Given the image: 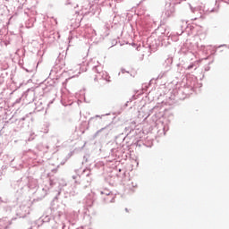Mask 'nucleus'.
I'll list each match as a JSON object with an SVG mask.
<instances>
[{"label":"nucleus","mask_w":229,"mask_h":229,"mask_svg":"<svg viewBox=\"0 0 229 229\" xmlns=\"http://www.w3.org/2000/svg\"><path fill=\"white\" fill-rule=\"evenodd\" d=\"M125 211H126V212H130V211L128 210V208H125Z\"/></svg>","instance_id":"1"}]
</instances>
